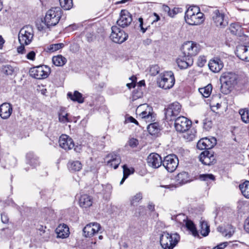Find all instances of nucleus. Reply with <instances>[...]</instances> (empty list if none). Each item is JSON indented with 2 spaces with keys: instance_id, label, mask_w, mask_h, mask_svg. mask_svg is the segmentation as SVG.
<instances>
[{
  "instance_id": "f257e3e1",
  "label": "nucleus",
  "mask_w": 249,
  "mask_h": 249,
  "mask_svg": "<svg viewBox=\"0 0 249 249\" xmlns=\"http://www.w3.org/2000/svg\"><path fill=\"white\" fill-rule=\"evenodd\" d=\"M62 12L59 7H54L49 9L46 12L45 17L44 19L41 20L40 24H37L38 30L42 31L56 25L62 17Z\"/></svg>"
},
{
  "instance_id": "f03ea898",
  "label": "nucleus",
  "mask_w": 249,
  "mask_h": 249,
  "mask_svg": "<svg viewBox=\"0 0 249 249\" xmlns=\"http://www.w3.org/2000/svg\"><path fill=\"white\" fill-rule=\"evenodd\" d=\"M192 124V121L184 116H179L175 120L176 130L179 133H184L183 138L188 141H193L196 133L195 128H191Z\"/></svg>"
},
{
  "instance_id": "7ed1b4c3",
  "label": "nucleus",
  "mask_w": 249,
  "mask_h": 249,
  "mask_svg": "<svg viewBox=\"0 0 249 249\" xmlns=\"http://www.w3.org/2000/svg\"><path fill=\"white\" fill-rule=\"evenodd\" d=\"M186 22L191 25H198L202 23L205 18L200 8L197 6H190L185 12Z\"/></svg>"
},
{
  "instance_id": "20e7f679",
  "label": "nucleus",
  "mask_w": 249,
  "mask_h": 249,
  "mask_svg": "<svg viewBox=\"0 0 249 249\" xmlns=\"http://www.w3.org/2000/svg\"><path fill=\"white\" fill-rule=\"evenodd\" d=\"M180 239L178 233L170 234L163 232L160 236V244L163 249H173L178 244Z\"/></svg>"
},
{
  "instance_id": "39448f33",
  "label": "nucleus",
  "mask_w": 249,
  "mask_h": 249,
  "mask_svg": "<svg viewBox=\"0 0 249 249\" xmlns=\"http://www.w3.org/2000/svg\"><path fill=\"white\" fill-rule=\"evenodd\" d=\"M34 36V30L30 25L24 26L18 34V40L21 45H28L32 42Z\"/></svg>"
},
{
  "instance_id": "423d86ee",
  "label": "nucleus",
  "mask_w": 249,
  "mask_h": 249,
  "mask_svg": "<svg viewBox=\"0 0 249 249\" xmlns=\"http://www.w3.org/2000/svg\"><path fill=\"white\" fill-rule=\"evenodd\" d=\"M175 82L174 73L171 71H165L160 75L158 81L159 87L165 89H170L174 86Z\"/></svg>"
},
{
  "instance_id": "0eeeda50",
  "label": "nucleus",
  "mask_w": 249,
  "mask_h": 249,
  "mask_svg": "<svg viewBox=\"0 0 249 249\" xmlns=\"http://www.w3.org/2000/svg\"><path fill=\"white\" fill-rule=\"evenodd\" d=\"M29 72L32 77L37 79H42L48 76L51 72V70L48 66L42 65L31 68Z\"/></svg>"
},
{
  "instance_id": "6e6552de",
  "label": "nucleus",
  "mask_w": 249,
  "mask_h": 249,
  "mask_svg": "<svg viewBox=\"0 0 249 249\" xmlns=\"http://www.w3.org/2000/svg\"><path fill=\"white\" fill-rule=\"evenodd\" d=\"M144 109L139 114L142 121L146 123L154 122L155 117L153 112L152 108L147 104L140 105L137 108V111Z\"/></svg>"
},
{
  "instance_id": "1a4fd4ad",
  "label": "nucleus",
  "mask_w": 249,
  "mask_h": 249,
  "mask_svg": "<svg viewBox=\"0 0 249 249\" xmlns=\"http://www.w3.org/2000/svg\"><path fill=\"white\" fill-rule=\"evenodd\" d=\"M127 37L128 35L118 26L115 25L111 27L110 38L114 42L122 43L127 39Z\"/></svg>"
},
{
  "instance_id": "9d476101",
  "label": "nucleus",
  "mask_w": 249,
  "mask_h": 249,
  "mask_svg": "<svg viewBox=\"0 0 249 249\" xmlns=\"http://www.w3.org/2000/svg\"><path fill=\"white\" fill-rule=\"evenodd\" d=\"M178 162L177 156L174 154H171L164 157L162 161V164L168 172H173L177 168Z\"/></svg>"
},
{
  "instance_id": "9b49d317",
  "label": "nucleus",
  "mask_w": 249,
  "mask_h": 249,
  "mask_svg": "<svg viewBox=\"0 0 249 249\" xmlns=\"http://www.w3.org/2000/svg\"><path fill=\"white\" fill-rule=\"evenodd\" d=\"M200 49L199 45L193 41L186 42L182 45L183 53L192 58L197 54Z\"/></svg>"
},
{
  "instance_id": "f8f14e48",
  "label": "nucleus",
  "mask_w": 249,
  "mask_h": 249,
  "mask_svg": "<svg viewBox=\"0 0 249 249\" xmlns=\"http://www.w3.org/2000/svg\"><path fill=\"white\" fill-rule=\"evenodd\" d=\"M181 110V106L178 102H175L170 105L165 109V118L169 121H172L178 115Z\"/></svg>"
},
{
  "instance_id": "ddd939ff",
  "label": "nucleus",
  "mask_w": 249,
  "mask_h": 249,
  "mask_svg": "<svg viewBox=\"0 0 249 249\" xmlns=\"http://www.w3.org/2000/svg\"><path fill=\"white\" fill-rule=\"evenodd\" d=\"M213 20L216 26L219 28H224L228 25L227 18L224 14L220 13L219 10H215L213 14Z\"/></svg>"
},
{
  "instance_id": "4468645a",
  "label": "nucleus",
  "mask_w": 249,
  "mask_h": 249,
  "mask_svg": "<svg viewBox=\"0 0 249 249\" xmlns=\"http://www.w3.org/2000/svg\"><path fill=\"white\" fill-rule=\"evenodd\" d=\"M238 79V75L235 73L231 72H224L220 77L221 82L229 87L236 85L237 83Z\"/></svg>"
},
{
  "instance_id": "2eb2a0df",
  "label": "nucleus",
  "mask_w": 249,
  "mask_h": 249,
  "mask_svg": "<svg viewBox=\"0 0 249 249\" xmlns=\"http://www.w3.org/2000/svg\"><path fill=\"white\" fill-rule=\"evenodd\" d=\"M132 21L131 15L126 10H122L120 14V18L117 21V24L124 28L128 26Z\"/></svg>"
},
{
  "instance_id": "dca6fc26",
  "label": "nucleus",
  "mask_w": 249,
  "mask_h": 249,
  "mask_svg": "<svg viewBox=\"0 0 249 249\" xmlns=\"http://www.w3.org/2000/svg\"><path fill=\"white\" fill-rule=\"evenodd\" d=\"M101 229L100 225L97 223H90L87 224L83 229L84 235L90 237L97 234Z\"/></svg>"
},
{
  "instance_id": "f3484780",
  "label": "nucleus",
  "mask_w": 249,
  "mask_h": 249,
  "mask_svg": "<svg viewBox=\"0 0 249 249\" xmlns=\"http://www.w3.org/2000/svg\"><path fill=\"white\" fill-rule=\"evenodd\" d=\"M199 160L206 165H213L216 162L213 152L208 150H205L201 153L199 156Z\"/></svg>"
},
{
  "instance_id": "a211bd4d",
  "label": "nucleus",
  "mask_w": 249,
  "mask_h": 249,
  "mask_svg": "<svg viewBox=\"0 0 249 249\" xmlns=\"http://www.w3.org/2000/svg\"><path fill=\"white\" fill-rule=\"evenodd\" d=\"M176 62L180 69H185L193 64V59L183 53L177 59Z\"/></svg>"
},
{
  "instance_id": "6ab92c4d",
  "label": "nucleus",
  "mask_w": 249,
  "mask_h": 249,
  "mask_svg": "<svg viewBox=\"0 0 249 249\" xmlns=\"http://www.w3.org/2000/svg\"><path fill=\"white\" fill-rule=\"evenodd\" d=\"M60 146L65 150L71 149L74 146L72 139L67 135H62L59 140Z\"/></svg>"
},
{
  "instance_id": "aec40b11",
  "label": "nucleus",
  "mask_w": 249,
  "mask_h": 249,
  "mask_svg": "<svg viewBox=\"0 0 249 249\" xmlns=\"http://www.w3.org/2000/svg\"><path fill=\"white\" fill-rule=\"evenodd\" d=\"M162 161L161 157L155 153L150 154L147 158L148 165L154 168H158L160 166Z\"/></svg>"
},
{
  "instance_id": "412c9836",
  "label": "nucleus",
  "mask_w": 249,
  "mask_h": 249,
  "mask_svg": "<svg viewBox=\"0 0 249 249\" xmlns=\"http://www.w3.org/2000/svg\"><path fill=\"white\" fill-rule=\"evenodd\" d=\"M235 53L240 59L249 62V46L238 45Z\"/></svg>"
},
{
  "instance_id": "4be33fe9",
  "label": "nucleus",
  "mask_w": 249,
  "mask_h": 249,
  "mask_svg": "<svg viewBox=\"0 0 249 249\" xmlns=\"http://www.w3.org/2000/svg\"><path fill=\"white\" fill-rule=\"evenodd\" d=\"M208 65L210 70L215 73L219 72L224 66L222 61L217 57L211 60Z\"/></svg>"
},
{
  "instance_id": "5701e85b",
  "label": "nucleus",
  "mask_w": 249,
  "mask_h": 249,
  "mask_svg": "<svg viewBox=\"0 0 249 249\" xmlns=\"http://www.w3.org/2000/svg\"><path fill=\"white\" fill-rule=\"evenodd\" d=\"M12 111V106L9 103H4L0 106V116L3 119L9 118Z\"/></svg>"
},
{
  "instance_id": "b1692460",
  "label": "nucleus",
  "mask_w": 249,
  "mask_h": 249,
  "mask_svg": "<svg viewBox=\"0 0 249 249\" xmlns=\"http://www.w3.org/2000/svg\"><path fill=\"white\" fill-rule=\"evenodd\" d=\"M107 158L109 160L107 161V165L113 167L115 169H117L121 162L120 156L114 153L108 154Z\"/></svg>"
},
{
  "instance_id": "393cba45",
  "label": "nucleus",
  "mask_w": 249,
  "mask_h": 249,
  "mask_svg": "<svg viewBox=\"0 0 249 249\" xmlns=\"http://www.w3.org/2000/svg\"><path fill=\"white\" fill-rule=\"evenodd\" d=\"M55 232L58 238H65L70 234L69 228L66 224H60L56 229Z\"/></svg>"
},
{
  "instance_id": "a878e982",
  "label": "nucleus",
  "mask_w": 249,
  "mask_h": 249,
  "mask_svg": "<svg viewBox=\"0 0 249 249\" xmlns=\"http://www.w3.org/2000/svg\"><path fill=\"white\" fill-rule=\"evenodd\" d=\"M92 198L88 195H83L79 199V205L80 207L87 208L92 204Z\"/></svg>"
},
{
  "instance_id": "bb28decb",
  "label": "nucleus",
  "mask_w": 249,
  "mask_h": 249,
  "mask_svg": "<svg viewBox=\"0 0 249 249\" xmlns=\"http://www.w3.org/2000/svg\"><path fill=\"white\" fill-rule=\"evenodd\" d=\"M195 237L199 236L198 232L196 229L195 224L191 220L188 219L183 225Z\"/></svg>"
},
{
  "instance_id": "cd10ccee",
  "label": "nucleus",
  "mask_w": 249,
  "mask_h": 249,
  "mask_svg": "<svg viewBox=\"0 0 249 249\" xmlns=\"http://www.w3.org/2000/svg\"><path fill=\"white\" fill-rule=\"evenodd\" d=\"M199 231L201 235L203 236H207L210 231V226L208 225V222L204 220L201 219L199 222Z\"/></svg>"
},
{
  "instance_id": "c85d7f7f",
  "label": "nucleus",
  "mask_w": 249,
  "mask_h": 249,
  "mask_svg": "<svg viewBox=\"0 0 249 249\" xmlns=\"http://www.w3.org/2000/svg\"><path fill=\"white\" fill-rule=\"evenodd\" d=\"M27 163L33 167L39 164L38 158L33 153L29 152L26 155Z\"/></svg>"
},
{
  "instance_id": "c756f323",
  "label": "nucleus",
  "mask_w": 249,
  "mask_h": 249,
  "mask_svg": "<svg viewBox=\"0 0 249 249\" xmlns=\"http://www.w3.org/2000/svg\"><path fill=\"white\" fill-rule=\"evenodd\" d=\"M68 97L74 102H77L78 103H83L84 102V99L82 94L78 91H75L73 93L69 92L67 94Z\"/></svg>"
},
{
  "instance_id": "7c9ffc66",
  "label": "nucleus",
  "mask_w": 249,
  "mask_h": 249,
  "mask_svg": "<svg viewBox=\"0 0 249 249\" xmlns=\"http://www.w3.org/2000/svg\"><path fill=\"white\" fill-rule=\"evenodd\" d=\"M59 121L63 124L71 122V120L69 117V114L66 112L64 108H61L58 113Z\"/></svg>"
},
{
  "instance_id": "2f4dec72",
  "label": "nucleus",
  "mask_w": 249,
  "mask_h": 249,
  "mask_svg": "<svg viewBox=\"0 0 249 249\" xmlns=\"http://www.w3.org/2000/svg\"><path fill=\"white\" fill-rule=\"evenodd\" d=\"M69 170L72 172L79 171L82 168V165L80 161L78 160H71L68 163Z\"/></svg>"
},
{
  "instance_id": "473e14b6",
  "label": "nucleus",
  "mask_w": 249,
  "mask_h": 249,
  "mask_svg": "<svg viewBox=\"0 0 249 249\" xmlns=\"http://www.w3.org/2000/svg\"><path fill=\"white\" fill-rule=\"evenodd\" d=\"M147 131L151 135L155 136L160 133V129L157 123H151L148 125Z\"/></svg>"
},
{
  "instance_id": "72a5a7b5",
  "label": "nucleus",
  "mask_w": 249,
  "mask_h": 249,
  "mask_svg": "<svg viewBox=\"0 0 249 249\" xmlns=\"http://www.w3.org/2000/svg\"><path fill=\"white\" fill-rule=\"evenodd\" d=\"M177 181L180 184H184L190 181L189 175L187 172H182L176 177Z\"/></svg>"
},
{
  "instance_id": "f704fd0d",
  "label": "nucleus",
  "mask_w": 249,
  "mask_h": 249,
  "mask_svg": "<svg viewBox=\"0 0 249 249\" xmlns=\"http://www.w3.org/2000/svg\"><path fill=\"white\" fill-rule=\"evenodd\" d=\"M171 219L175 220L182 226L184 225V223L188 219L187 216L183 213H179L177 215H172Z\"/></svg>"
},
{
  "instance_id": "c9c22d12",
  "label": "nucleus",
  "mask_w": 249,
  "mask_h": 249,
  "mask_svg": "<svg viewBox=\"0 0 249 249\" xmlns=\"http://www.w3.org/2000/svg\"><path fill=\"white\" fill-rule=\"evenodd\" d=\"M239 188L243 195L246 198H249V181H246L240 184Z\"/></svg>"
},
{
  "instance_id": "e433bc0d",
  "label": "nucleus",
  "mask_w": 249,
  "mask_h": 249,
  "mask_svg": "<svg viewBox=\"0 0 249 249\" xmlns=\"http://www.w3.org/2000/svg\"><path fill=\"white\" fill-rule=\"evenodd\" d=\"M52 61L54 65L56 66H62L67 62L66 59L61 55L53 56Z\"/></svg>"
},
{
  "instance_id": "4c0bfd02",
  "label": "nucleus",
  "mask_w": 249,
  "mask_h": 249,
  "mask_svg": "<svg viewBox=\"0 0 249 249\" xmlns=\"http://www.w3.org/2000/svg\"><path fill=\"white\" fill-rule=\"evenodd\" d=\"M212 88V85L210 84L204 88L199 89V91L204 97L207 98L210 95Z\"/></svg>"
},
{
  "instance_id": "58836bf2",
  "label": "nucleus",
  "mask_w": 249,
  "mask_h": 249,
  "mask_svg": "<svg viewBox=\"0 0 249 249\" xmlns=\"http://www.w3.org/2000/svg\"><path fill=\"white\" fill-rule=\"evenodd\" d=\"M239 114L243 122L246 124L249 123V110L248 109L246 108L240 109Z\"/></svg>"
},
{
  "instance_id": "ea45409f",
  "label": "nucleus",
  "mask_w": 249,
  "mask_h": 249,
  "mask_svg": "<svg viewBox=\"0 0 249 249\" xmlns=\"http://www.w3.org/2000/svg\"><path fill=\"white\" fill-rule=\"evenodd\" d=\"M142 198V195L141 193H138L135 196H133L130 199V204L131 206H136L138 203Z\"/></svg>"
},
{
  "instance_id": "a19ab883",
  "label": "nucleus",
  "mask_w": 249,
  "mask_h": 249,
  "mask_svg": "<svg viewBox=\"0 0 249 249\" xmlns=\"http://www.w3.org/2000/svg\"><path fill=\"white\" fill-rule=\"evenodd\" d=\"M60 5L64 10L71 9L73 6L72 0H59Z\"/></svg>"
},
{
  "instance_id": "79ce46f5",
  "label": "nucleus",
  "mask_w": 249,
  "mask_h": 249,
  "mask_svg": "<svg viewBox=\"0 0 249 249\" xmlns=\"http://www.w3.org/2000/svg\"><path fill=\"white\" fill-rule=\"evenodd\" d=\"M204 139L207 144V149L212 148L216 143V140L214 137H206L204 138Z\"/></svg>"
},
{
  "instance_id": "37998d69",
  "label": "nucleus",
  "mask_w": 249,
  "mask_h": 249,
  "mask_svg": "<svg viewBox=\"0 0 249 249\" xmlns=\"http://www.w3.org/2000/svg\"><path fill=\"white\" fill-rule=\"evenodd\" d=\"M199 179L201 180L207 182L208 183L211 181H214L215 177L212 174H202L199 176Z\"/></svg>"
},
{
  "instance_id": "c03bdc74",
  "label": "nucleus",
  "mask_w": 249,
  "mask_h": 249,
  "mask_svg": "<svg viewBox=\"0 0 249 249\" xmlns=\"http://www.w3.org/2000/svg\"><path fill=\"white\" fill-rule=\"evenodd\" d=\"M14 68L9 65L3 66L2 68V71L6 75H12L14 72Z\"/></svg>"
},
{
  "instance_id": "a18cd8bd",
  "label": "nucleus",
  "mask_w": 249,
  "mask_h": 249,
  "mask_svg": "<svg viewBox=\"0 0 249 249\" xmlns=\"http://www.w3.org/2000/svg\"><path fill=\"white\" fill-rule=\"evenodd\" d=\"M64 46L63 43L53 44L48 46L47 50L50 52H53L62 48Z\"/></svg>"
},
{
  "instance_id": "49530a36",
  "label": "nucleus",
  "mask_w": 249,
  "mask_h": 249,
  "mask_svg": "<svg viewBox=\"0 0 249 249\" xmlns=\"http://www.w3.org/2000/svg\"><path fill=\"white\" fill-rule=\"evenodd\" d=\"M241 29V27L237 24H232L231 25L230 30L231 32L233 34H236L237 32H240Z\"/></svg>"
},
{
  "instance_id": "de8ad7c7",
  "label": "nucleus",
  "mask_w": 249,
  "mask_h": 249,
  "mask_svg": "<svg viewBox=\"0 0 249 249\" xmlns=\"http://www.w3.org/2000/svg\"><path fill=\"white\" fill-rule=\"evenodd\" d=\"M160 67L157 65H152L150 67L149 71L151 75L155 76L159 73L160 71Z\"/></svg>"
},
{
  "instance_id": "09e8293b",
  "label": "nucleus",
  "mask_w": 249,
  "mask_h": 249,
  "mask_svg": "<svg viewBox=\"0 0 249 249\" xmlns=\"http://www.w3.org/2000/svg\"><path fill=\"white\" fill-rule=\"evenodd\" d=\"M197 147L200 150L207 149V144L204 138L200 139L197 143Z\"/></svg>"
},
{
  "instance_id": "8fccbe9b",
  "label": "nucleus",
  "mask_w": 249,
  "mask_h": 249,
  "mask_svg": "<svg viewBox=\"0 0 249 249\" xmlns=\"http://www.w3.org/2000/svg\"><path fill=\"white\" fill-rule=\"evenodd\" d=\"M123 175L124 176L126 177L127 178L128 177L129 175L132 174L133 173V169L132 171H131L130 169H129L126 165H124L123 166Z\"/></svg>"
},
{
  "instance_id": "3c124183",
  "label": "nucleus",
  "mask_w": 249,
  "mask_h": 249,
  "mask_svg": "<svg viewBox=\"0 0 249 249\" xmlns=\"http://www.w3.org/2000/svg\"><path fill=\"white\" fill-rule=\"evenodd\" d=\"M132 123L136 125H139L138 122L132 116H126L125 119V123Z\"/></svg>"
},
{
  "instance_id": "603ef678",
  "label": "nucleus",
  "mask_w": 249,
  "mask_h": 249,
  "mask_svg": "<svg viewBox=\"0 0 249 249\" xmlns=\"http://www.w3.org/2000/svg\"><path fill=\"white\" fill-rule=\"evenodd\" d=\"M206 62V59L204 56H199L197 60V65L199 67H202Z\"/></svg>"
},
{
  "instance_id": "864d4df0",
  "label": "nucleus",
  "mask_w": 249,
  "mask_h": 249,
  "mask_svg": "<svg viewBox=\"0 0 249 249\" xmlns=\"http://www.w3.org/2000/svg\"><path fill=\"white\" fill-rule=\"evenodd\" d=\"M1 220L3 223L7 224L9 222V218L7 214L3 213L1 214Z\"/></svg>"
},
{
  "instance_id": "5fc2aeb1",
  "label": "nucleus",
  "mask_w": 249,
  "mask_h": 249,
  "mask_svg": "<svg viewBox=\"0 0 249 249\" xmlns=\"http://www.w3.org/2000/svg\"><path fill=\"white\" fill-rule=\"evenodd\" d=\"M132 80V82L130 83H127L126 86L128 89H130L131 88H134L135 86V82L136 80V78L135 76H132L129 78Z\"/></svg>"
},
{
  "instance_id": "6e6d98bb",
  "label": "nucleus",
  "mask_w": 249,
  "mask_h": 249,
  "mask_svg": "<svg viewBox=\"0 0 249 249\" xmlns=\"http://www.w3.org/2000/svg\"><path fill=\"white\" fill-rule=\"evenodd\" d=\"M228 244V242H227L221 243L216 246L213 247V249H224L227 246Z\"/></svg>"
},
{
  "instance_id": "4d7b16f0",
  "label": "nucleus",
  "mask_w": 249,
  "mask_h": 249,
  "mask_svg": "<svg viewBox=\"0 0 249 249\" xmlns=\"http://www.w3.org/2000/svg\"><path fill=\"white\" fill-rule=\"evenodd\" d=\"M36 56V53L34 51H31L26 55V57L28 59L31 60H34Z\"/></svg>"
},
{
  "instance_id": "13d9d810",
  "label": "nucleus",
  "mask_w": 249,
  "mask_h": 249,
  "mask_svg": "<svg viewBox=\"0 0 249 249\" xmlns=\"http://www.w3.org/2000/svg\"><path fill=\"white\" fill-rule=\"evenodd\" d=\"M138 144V141L137 139L132 138L129 141V145L132 147H136Z\"/></svg>"
},
{
  "instance_id": "bf43d9fd",
  "label": "nucleus",
  "mask_w": 249,
  "mask_h": 249,
  "mask_svg": "<svg viewBox=\"0 0 249 249\" xmlns=\"http://www.w3.org/2000/svg\"><path fill=\"white\" fill-rule=\"evenodd\" d=\"M179 12V9L178 8H174L172 10H170V12L169 14V16L170 17H174L176 14Z\"/></svg>"
},
{
  "instance_id": "052dcab7",
  "label": "nucleus",
  "mask_w": 249,
  "mask_h": 249,
  "mask_svg": "<svg viewBox=\"0 0 249 249\" xmlns=\"http://www.w3.org/2000/svg\"><path fill=\"white\" fill-rule=\"evenodd\" d=\"M139 21L140 22L139 27H140L142 32L143 33H145L147 30V28H144L143 27V19H142V18H139Z\"/></svg>"
},
{
  "instance_id": "680f3d73",
  "label": "nucleus",
  "mask_w": 249,
  "mask_h": 249,
  "mask_svg": "<svg viewBox=\"0 0 249 249\" xmlns=\"http://www.w3.org/2000/svg\"><path fill=\"white\" fill-rule=\"evenodd\" d=\"M17 48V52L19 53L24 54L25 53V49L24 46V45H21Z\"/></svg>"
},
{
  "instance_id": "e2e57ef3",
  "label": "nucleus",
  "mask_w": 249,
  "mask_h": 249,
  "mask_svg": "<svg viewBox=\"0 0 249 249\" xmlns=\"http://www.w3.org/2000/svg\"><path fill=\"white\" fill-rule=\"evenodd\" d=\"M244 229L247 232L249 233V217H248L245 221Z\"/></svg>"
},
{
  "instance_id": "0e129e2a",
  "label": "nucleus",
  "mask_w": 249,
  "mask_h": 249,
  "mask_svg": "<svg viewBox=\"0 0 249 249\" xmlns=\"http://www.w3.org/2000/svg\"><path fill=\"white\" fill-rule=\"evenodd\" d=\"M163 9L165 12H166L168 13V15H169V13L170 12V9L169 8V7L167 5H163Z\"/></svg>"
},
{
  "instance_id": "69168bd1",
  "label": "nucleus",
  "mask_w": 249,
  "mask_h": 249,
  "mask_svg": "<svg viewBox=\"0 0 249 249\" xmlns=\"http://www.w3.org/2000/svg\"><path fill=\"white\" fill-rule=\"evenodd\" d=\"M155 206L152 203H149L148 205V208L151 211H153L154 210Z\"/></svg>"
},
{
  "instance_id": "338daca9",
  "label": "nucleus",
  "mask_w": 249,
  "mask_h": 249,
  "mask_svg": "<svg viewBox=\"0 0 249 249\" xmlns=\"http://www.w3.org/2000/svg\"><path fill=\"white\" fill-rule=\"evenodd\" d=\"M4 43V40L2 37V36H0V49H2Z\"/></svg>"
},
{
  "instance_id": "774afa93",
  "label": "nucleus",
  "mask_w": 249,
  "mask_h": 249,
  "mask_svg": "<svg viewBox=\"0 0 249 249\" xmlns=\"http://www.w3.org/2000/svg\"><path fill=\"white\" fill-rule=\"evenodd\" d=\"M233 232L234 230L230 231L228 233H225L224 235L226 236H228L229 237H231L233 234Z\"/></svg>"
}]
</instances>
